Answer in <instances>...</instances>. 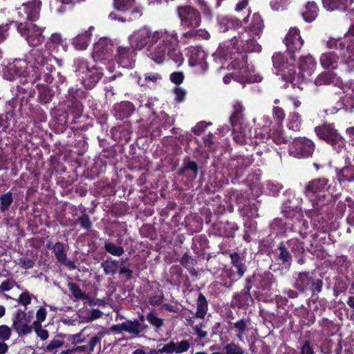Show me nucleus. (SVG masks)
<instances>
[{"label":"nucleus","mask_w":354,"mask_h":354,"mask_svg":"<svg viewBox=\"0 0 354 354\" xmlns=\"http://www.w3.org/2000/svg\"><path fill=\"white\" fill-rule=\"evenodd\" d=\"M297 315L300 318V324L310 327L315 324L316 320L315 315L313 312L308 309V308L301 306L296 309Z\"/></svg>","instance_id":"38"},{"label":"nucleus","mask_w":354,"mask_h":354,"mask_svg":"<svg viewBox=\"0 0 354 354\" xmlns=\"http://www.w3.org/2000/svg\"><path fill=\"white\" fill-rule=\"evenodd\" d=\"M37 88L39 102L44 104H49L55 96V91L49 86L43 84H37Z\"/></svg>","instance_id":"42"},{"label":"nucleus","mask_w":354,"mask_h":354,"mask_svg":"<svg viewBox=\"0 0 354 354\" xmlns=\"http://www.w3.org/2000/svg\"><path fill=\"white\" fill-rule=\"evenodd\" d=\"M318 14V7L315 2H308L301 12L305 21L310 23L315 19Z\"/></svg>","instance_id":"48"},{"label":"nucleus","mask_w":354,"mask_h":354,"mask_svg":"<svg viewBox=\"0 0 354 354\" xmlns=\"http://www.w3.org/2000/svg\"><path fill=\"white\" fill-rule=\"evenodd\" d=\"M104 248L106 252L116 257H120L124 252V248L122 246L116 245L109 241H105Z\"/></svg>","instance_id":"61"},{"label":"nucleus","mask_w":354,"mask_h":354,"mask_svg":"<svg viewBox=\"0 0 354 354\" xmlns=\"http://www.w3.org/2000/svg\"><path fill=\"white\" fill-rule=\"evenodd\" d=\"M315 149V143L306 137H298L293 139L288 147L291 156L297 158H308L312 157Z\"/></svg>","instance_id":"9"},{"label":"nucleus","mask_w":354,"mask_h":354,"mask_svg":"<svg viewBox=\"0 0 354 354\" xmlns=\"http://www.w3.org/2000/svg\"><path fill=\"white\" fill-rule=\"evenodd\" d=\"M231 264L235 269V271L231 270L229 277L232 279H239L243 277L246 270L247 266L245 265V258L241 257V255L236 252L230 254Z\"/></svg>","instance_id":"21"},{"label":"nucleus","mask_w":354,"mask_h":354,"mask_svg":"<svg viewBox=\"0 0 354 354\" xmlns=\"http://www.w3.org/2000/svg\"><path fill=\"white\" fill-rule=\"evenodd\" d=\"M201 12L191 5H181L176 8V12L180 19V26L190 30L199 28L202 23V15L205 19L212 20L213 12L211 8L203 0L199 1Z\"/></svg>","instance_id":"4"},{"label":"nucleus","mask_w":354,"mask_h":354,"mask_svg":"<svg viewBox=\"0 0 354 354\" xmlns=\"http://www.w3.org/2000/svg\"><path fill=\"white\" fill-rule=\"evenodd\" d=\"M264 28L263 21L259 13L252 15V21L248 27L242 32H247L252 37H260Z\"/></svg>","instance_id":"29"},{"label":"nucleus","mask_w":354,"mask_h":354,"mask_svg":"<svg viewBox=\"0 0 354 354\" xmlns=\"http://www.w3.org/2000/svg\"><path fill=\"white\" fill-rule=\"evenodd\" d=\"M283 43L286 47L290 59L295 62L296 59L295 54L300 52L304 44L299 28L297 27L290 28L286 35Z\"/></svg>","instance_id":"12"},{"label":"nucleus","mask_w":354,"mask_h":354,"mask_svg":"<svg viewBox=\"0 0 354 354\" xmlns=\"http://www.w3.org/2000/svg\"><path fill=\"white\" fill-rule=\"evenodd\" d=\"M321 327V333L325 336H333L339 330V326L328 318L323 317L318 321Z\"/></svg>","instance_id":"40"},{"label":"nucleus","mask_w":354,"mask_h":354,"mask_svg":"<svg viewBox=\"0 0 354 354\" xmlns=\"http://www.w3.org/2000/svg\"><path fill=\"white\" fill-rule=\"evenodd\" d=\"M227 196L230 202H234L238 207L242 206L249 201V198L239 190H230L228 192Z\"/></svg>","instance_id":"51"},{"label":"nucleus","mask_w":354,"mask_h":354,"mask_svg":"<svg viewBox=\"0 0 354 354\" xmlns=\"http://www.w3.org/2000/svg\"><path fill=\"white\" fill-rule=\"evenodd\" d=\"M244 110L245 108L241 102H236L233 104V112L230 115V121L234 130L240 129L241 126L243 125Z\"/></svg>","instance_id":"32"},{"label":"nucleus","mask_w":354,"mask_h":354,"mask_svg":"<svg viewBox=\"0 0 354 354\" xmlns=\"http://www.w3.org/2000/svg\"><path fill=\"white\" fill-rule=\"evenodd\" d=\"M82 214L74 221V225H79L82 229L90 231L93 227V223L86 209L83 207L80 209Z\"/></svg>","instance_id":"49"},{"label":"nucleus","mask_w":354,"mask_h":354,"mask_svg":"<svg viewBox=\"0 0 354 354\" xmlns=\"http://www.w3.org/2000/svg\"><path fill=\"white\" fill-rule=\"evenodd\" d=\"M242 22L240 19L233 17H224L219 20V30L225 32L230 30H236L241 28Z\"/></svg>","instance_id":"39"},{"label":"nucleus","mask_w":354,"mask_h":354,"mask_svg":"<svg viewBox=\"0 0 354 354\" xmlns=\"http://www.w3.org/2000/svg\"><path fill=\"white\" fill-rule=\"evenodd\" d=\"M276 260L285 268L289 269L292 262V255L286 241H281L276 249Z\"/></svg>","instance_id":"24"},{"label":"nucleus","mask_w":354,"mask_h":354,"mask_svg":"<svg viewBox=\"0 0 354 354\" xmlns=\"http://www.w3.org/2000/svg\"><path fill=\"white\" fill-rule=\"evenodd\" d=\"M287 247L289 248L294 256L304 254L306 252L305 243L297 238H292L286 241Z\"/></svg>","instance_id":"45"},{"label":"nucleus","mask_w":354,"mask_h":354,"mask_svg":"<svg viewBox=\"0 0 354 354\" xmlns=\"http://www.w3.org/2000/svg\"><path fill=\"white\" fill-rule=\"evenodd\" d=\"M175 120L169 116L165 111H160L158 115H156L153 120L149 124V130L151 131L152 138H157L161 136V129H169L174 124Z\"/></svg>","instance_id":"14"},{"label":"nucleus","mask_w":354,"mask_h":354,"mask_svg":"<svg viewBox=\"0 0 354 354\" xmlns=\"http://www.w3.org/2000/svg\"><path fill=\"white\" fill-rule=\"evenodd\" d=\"M53 252L55 254V259L59 263L66 266L70 269L75 268L74 262L67 258L66 252L64 250L63 243L59 241L56 242L53 245Z\"/></svg>","instance_id":"30"},{"label":"nucleus","mask_w":354,"mask_h":354,"mask_svg":"<svg viewBox=\"0 0 354 354\" xmlns=\"http://www.w3.org/2000/svg\"><path fill=\"white\" fill-rule=\"evenodd\" d=\"M248 279L250 281L251 288L254 286L262 290H270L274 282V275L270 272H266L263 274H253L245 279V280Z\"/></svg>","instance_id":"19"},{"label":"nucleus","mask_w":354,"mask_h":354,"mask_svg":"<svg viewBox=\"0 0 354 354\" xmlns=\"http://www.w3.org/2000/svg\"><path fill=\"white\" fill-rule=\"evenodd\" d=\"M301 127V117L297 112L290 113L287 123V127L294 131H299Z\"/></svg>","instance_id":"52"},{"label":"nucleus","mask_w":354,"mask_h":354,"mask_svg":"<svg viewBox=\"0 0 354 354\" xmlns=\"http://www.w3.org/2000/svg\"><path fill=\"white\" fill-rule=\"evenodd\" d=\"M335 81V74L329 72H323L316 77L315 84L317 86L329 85L333 84Z\"/></svg>","instance_id":"54"},{"label":"nucleus","mask_w":354,"mask_h":354,"mask_svg":"<svg viewBox=\"0 0 354 354\" xmlns=\"http://www.w3.org/2000/svg\"><path fill=\"white\" fill-rule=\"evenodd\" d=\"M136 50L131 46H118L115 49L114 59L118 64L124 68H132L136 62Z\"/></svg>","instance_id":"13"},{"label":"nucleus","mask_w":354,"mask_h":354,"mask_svg":"<svg viewBox=\"0 0 354 354\" xmlns=\"http://www.w3.org/2000/svg\"><path fill=\"white\" fill-rule=\"evenodd\" d=\"M13 201V195L11 192L1 194L0 196V212L4 213L8 211Z\"/></svg>","instance_id":"57"},{"label":"nucleus","mask_w":354,"mask_h":354,"mask_svg":"<svg viewBox=\"0 0 354 354\" xmlns=\"http://www.w3.org/2000/svg\"><path fill=\"white\" fill-rule=\"evenodd\" d=\"M208 310V303L205 295L200 292L196 300V311L194 317L204 319Z\"/></svg>","instance_id":"47"},{"label":"nucleus","mask_w":354,"mask_h":354,"mask_svg":"<svg viewBox=\"0 0 354 354\" xmlns=\"http://www.w3.org/2000/svg\"><path fill=\"white\" fill-rule=\"evenodd\" d=\"M87 92L77 86H71L68 91V100H80L87 97Z\"/></svg>","instance_id":"55"},{"label":"nucleus","mask_w":354,"mask_h":354,"mask_svg":"<svg viewBox=\"0 0 354 354\" xmlns=\"http://www.w3.org/2000/svg\"><path fill=\"white\" fill-rule=\"evenodd\" d=\"M316 136L329 145L333 150L341 153L346 149V140L336 129L334 123L324 122L315 127Z\"/></svg>","instance_id":"5"},{"label":"nucleus","mask_w":354,"mask_h":354,"mask_svg":"<svg viewBox=\"0 0 354 354\" xmlns=\"http://www.w3.org/2000/svg\"><path fill=\"white\" fill-rule=\"evenodd\" d=\"M26 66L27 63L25 60L15 59L3 69V78L9 81L20 79V82L27 83Z\"/></svg>","instance_id":"10"},{"label":"nucleus","mask_w":354,"mask_h":354,"mask_svg":"<svg viewBox=\"0 0 354 354\" xmlns=\"http://www.w3.org/2000/svg\"><path fill=\"white\" fill-rule=\"evenodd\" d=\"M272 59L274 67L278 69L279 71L281 68L285 67L286 64H288L287 62V58L283 53L280 52L274 53Z\"/></svg>","instance_id":"63"},{"label":"nucleus","mask_w":354,"mask_h":354,"mask_svg":"<svg viewBox=\"0 0 354 354\" xmlns=\"http://www.w3.org/2000/svg\"><path fill=\"white\" fill-rule=\"evenodd\" d=\"M252 156H236L232 157L224 165V174H227L231 178V182L235 184L238 180L244 175V172L252 163Z\"/></svg>","instance_id":"7"},{"label":"nucleus","mask_w":354,"mask_h":354,"mask_svg":"<svg viewBox=\"0 0 354 354\" xmlns=\"http://www.w3.org/2000/svg\"><path fill=\"white\" fill-rule=\"evenodd\" d=\"M345 202L349 209L348 214L346 217V222L351 226H354V196H347L345 198Z\"/></svg>","instance_id":"64"},{"label":"nucleus","mask_w":354,"mask_h":354,"mask_svg":"<svg viewBox=\"0 0 354 354\" xmlns=\"http://www.w3.org/2000/svg\"><path fill=\"white\" fill-rule=\"evenodd\" d=\"M28 59L33 73L32 79L28 77L30 80H28V82L30 81L33 83L37 80H43L47 84L54 83L58 90L59 85L66 82V77L56 70L52 64V58L46 55L45 52L39 49H32L30 51Z\"/></svg>","instance_id":"3"},{"label":"nucleus","mask_w":354,"mask_h":354,"mask_svg":"<svg viewBox=\"0 0 354 354\" xmlns=\"http://www.w3.org/2000/svg\"><path fill=\"white\" fill-rule=\"evenodd\" d=\"M200 167L196 162L191 160L189 156H185L183 158V166L178 169V174L185 175L189 172H191V176L192 178H196L198 176Z\"/></svg>","instance_id":"37"},{"label":"nucleus","mask_w":354,"mask_h":354,"mask_svg":"<svg viewBox=\"0 0 354 354\" xmlns=\"http://www.w3.org/2000/svg\"><path fill=\"white\" fill-rule=\"evenodd\" d=\"M288 232L297 233L302 239H306L310 232L308 221L304 218L295 219L288 221Z\"/></svg>","instance_id":"25"},{"label":"nucleus","mask_w":354,"mask_h":354,"mask_svg":"<svg viewBox=\"0 0 354 354\" xmlns=\"http://www.w3.org/2000/svg\"><path fill=\"white\" fill-rule=\"evenodd\" d=\"M317 66L315 59L311 55L301 56L299 61V68L303 76H310Z\"/></svg>","instance_id":"35"},{"label":"nucleus","mask_w":354,"mask_h":354,"mask_svg":"<svg viewBox=\"0 0 354 354\" xmlns=\"http://www.w3.org/2000/svg\"><path fill=\"white\" fill-rule=\"evenodd\" d=\"M331 187L332 185L326 178L313 179L305 186V195L311 201L313 207L311 225L317 231L326 230L328 219L333 216L332 212H329L333 206L329 202L333 198V195L330 192Z\"/></svg>","instance_id":"2"},{"label":"nucleus","mask_w":354,"mask_h":354,"mask_svg":"<svg viewBox=\"0 0 354 354\" xmlns=\"http://www.w3.org/2000/svg\"><path fill=\"white\" fill-rule=\"evenodd\" d=\"M129 40L136 51L147 47L148 57L157 64L163 63L167 57L178 65L183 62L175 30L160 29L152 32L148 27L143 26L131 35Z\"/></svg>","instance_id":"1"},{"label":"nucleus","mask_w":354,"mask_h":354,"mask_svg":"<svg viewBox=\"0 0 354 354\" xmlns=\"http://www.w3.org/2000/svg\"><path fill=\"white\" fill-rule=\"evenodd\" d=\"M122 327L124 328V331L132 333L134 335H138L142 332L141 324L138 320L131 321L127 320L123 322Z\"/></svg>","instance_id":"56"},{"label":"nucleus","mask_w":354,"mask_h":354,"mask_svg":"<svg viewBox=\"0 0 354 354\" xmlns=\"http://www.w3.org/2000/svg\"><path fill=\"white\" fill-rule=\"evenodd\" d=\"M279 72L281 73L282 78L284 81L295 84L294 81L295 79L296 70L294 64H286Z\"/></svg>","instance_id":"53"},{"label":"nucleus","mask_w":354,"mask_h":354,"mask_svg":"<svg viewBox=\"0 0 354 354\" xmlns=\"http://www.w3.org/2000/svg\"><path fill=\"white\" fill-rule=\"evenodd\" d=\"M322 66L328 70H334L338 67L339 55L335 51L322 53L319 58Z\"/></svg>","instance_id":"33"},{"label":"nucleus","mask_w":354,"mask_h":354,"mask_svg":"<svg viewBox=\"0 0 354 354\" xmlns=\"http://www.w3.org/2000/svg\"><path fill=\"white\" fill-rule=\"evenodd\" d=\"M228 68L235 71L236 82L243 84L258 82L261 80L259 75L253 74L248 63V55L240 53L229 64Z\"/></svg>","instance_id":"6"},{"label":"nucleus","mask_w":354,"mask_h":354,"mask_svg":"<svg viewBox=\"0 0 354 354\" xmlns=\"http://www.w3.org/2000/svg\"><path fill=\"white\" fill-rule=\"evenodd\" d=\"M313 274V272L309 271H301L296 273L294 277L293 288L301 293L306 292L307 287Z\"/></svg>","instance_id":"26"},{"label":"nucleus","mask_w":354,"mask_h":354,"mask_svg":"<svg viewBox=\"0 0 354 354\" xmlns=\"http://www.w3.org/2000/svg\"><path fill=\"white\" fill-rule=\"evenodd\" d=\"M10 24H14L16 26L18 32L30 46H38L44 41V29L36 24L26 21L24 22L11 21Z\"/></svg>","instance_id":"8"},{"label":"nucleus","mask_w":354,"mask_h":354,"mask_svg":"<svg viewBox=\"0 0 354 354\" xmlns=\"http://www.w3.org/2000/svg\"><path fill=\"white\" fill-rule=\"evenodd\" d=\"M113 50V44L104 38H101L93 46V56L94 58L103 60L108 59Z\"/></svg>","instance_id":"22"},{"label":"nucleus","mask_w":354,"mask_h":354,"mask_svg":"<svg viewBox=\"0 0 354 354\" xmlns=\"http://www.w3.org/2000/svg\"><path fill=\"white\" fill-rule=\"evenodd\" d=\"M105 274L113 275L117 272L118 261L115 260L104 261L101 263Z\"/></svg>","instance_id":"62"},{"label":"nucleus","mask_w":354,"mask_h":354,"mask_svg":"<svg viewBox=\"0 0 354 354\" xmlns=\"http://www.w3.org/2000/svg\"><path fill=\"white\" fill-rule=\"evenodd\" d=\"M333 199H334V198L332 199V201L330 202H329L330 203H331L333 205L332 207L330 208L329 212H332V214H333V216L332 218L328 219V226H329V221H333V218H334V221L337 222L338 219H340L343 217L344 214L346 211V205H347L345 203V201L344 202L339 201L337 203V204L336 205L335 212H333V206H334V204H333L334 200ZM328 227H327L326 230H324L323 232H325L328 230Z\"/></svg>","instance_id":"50"},{"label":"nucleus","mask_w":354,"mask_h":354,"mask_svg":"<svg viewBox=\"0 0 354 354\" xmlns=\"http://www.w3.org/2000/svg\"><path fill=\"white\" fill-rule=\"evenodd\" d=\"M238 229L239 227L236 223L230 221H221L213 225L215 234L226 238H233L235 235V232Z\"/></svg>","instance_id":"23"},{"label":"nucleus","mask_w":354,"mask_h":354,"mask_svg":"<svg viewBox=\"0 0 354 354\" xmlns=\"http://www.w3.org/2000/svg\"><path fill=\"white\" fill-rule=\"evenodd\" d=\"M64 113L60 117H63L59 120L64 123H76V120L79 119L83 113L84 106L79 100H67L64 103Z\"/></svg>","instance_id":"15"},{"label":"nucleus","mask_w":354,"mask_h":354,"mask_svg":"<svg viewBox=\"0 0 354 354\" xmlns=\"http://www.w3.org/2000/svg\"><path fill=\"white\" fill-rule=\"evenodd\" d=\"M16 101H9L5 106V111L0 113V131L11 130L16 122Z\"/></svg>","instance_id":"17"},{"label":"nucleus","mask_w":354,"mask_h":354,"mask_svg":"<svg viewBox=\"0 0 354 354\" xmlns=\"http://www.w3.org/2000/svg\"><path fill=\"white\" fill-rule=\"evenodd\" d=\"M91 28H93V27L89 28L88 30L78 34L73 39L72 45L76 50H82L86 49L92 35L90 31Z\"/></svg>","instance_id":"41"},{"label":"nucleus","mask_w":354,"mask_h":354,"mask_svg":"<svg viewBox=\"0 0 354 354\" xmlns=\"http://www.w3.org/2000/svg\"><path fill=\"white\" fill-rule=\"evenodd\" d=\"M288 221H284L283 218H274L272 223H270V228L272 230H274L277 232V233H287L288 230Z\"/></svg>","instance_id":"59"},{"label":"nucleus","mask_w":354,"mask_h":354,"mask_svg":"<svg viewBox=\"0 0 354 354\" xmlns=\"http://www.w3.org/2000/svg\"><path fill=\"white\" fill-rule=\"evenodd\" d=\"M42 3L41 0H32L26 3H24L18 10V14L21 17H24L22 11L26 15L24 18L28 21V22L37 21L40 17V11Z\"/></svg>","instance_id":"16"},{"label":"nucleus","mask_w":354,"mask_h":354,"mask_svg":"<svg viewBox=\"0 0 354 354\" xmlns=\"http://www.w3.org/2000/svg\"><path fill=\"white\" fill-rule=\"evenodd\" d=\"M131 133L132 131L129 124L114 127L111 130L113 139L118 142L122 141L128 142L131 140Z\"/></svg>","instance_id":"34"},{"label":"nucleus","mask_w":354,"mask_h":354,"mask_svg":"<svg viewBox=\"0 0 354 354\" xmlns=\"http://www.w3.org/2000/svg\"><path fill=\"white\" fill-rule=\"evenodd\" d=\"M68 288L75 299L82 300H86L89 299V296L82 292L78 284L73 282H69L68 283Z\"/></svg>","instance_id":"58"},{"label":"nucleus","mask_w":354,"mask_h":354,"mask_svg":"<svg viewBox=\"0 0 354 354\" xmlns=\"http://www.w3.org/2000/svg\"><path fill=\"white\" fill-rule=\"evenodd\" d=\"M251 283L250 279L245 280L244 288L237 293L233 295V306L239 308L248 307L254 304V299L250 294Z\"/></svg>","instance_id":"18"},{"label":"nucleus","mask_w":354,"mask_h":354,"mask_svg":"<svg viewBox=\"0 0 354 354\" xmlns=\"http://www.w3.org/2000/svg\"><path fill=\"white\" fill-rule=\"evenodd\" d=\"M135 110L134 105L129 101H122L114 104L113 113L118 120H123L131 115Z\"/></svg>","instance_id":"27"},{"label":"nucleus","mask_w":354,"mask_h":354,"mask_svg":"<svg viewBox=\"0 0 354 354\" xmlns=\"http://www.w3.org/2000/svg\"><path fill=\"white\" fill-rule=\"evenodd\" d=\"M189 63L191 66L200 64L205 57V52L200 46L192 47L189 49Z\"/></svg>","instance_id":"46"},{"label":"nucleus","mask_w":354,"mask_h":354,"mask_svg":"<svg viewBox=\"0 0 354 354\" xmlns=\"http://www.w3.org/2000/svg\"><path fill=\"white\" fill-rule=\"evenodd\" d=\"M281 213L288 221L301 218L304 216L301 208L298 205H292L289 200L283 203Z\"/></svg>","instance_id":"28"},{"label":"nucleus","mask_w":354,"mask_h":354,"mask_svg":"<svg viewBox=\"0 0 354 354\" xmlns=\"http://www.w3.org/2000/svg\"><path fill=\"white\" fill-rule=\"evenodd\" d=\"M232 41L237 48L236 57H239L240 53L247 55L248 53H259L261 50V46L257 41L256 37H252L247 32H239V36L234 37Z\"/></svg>","instance_id":"11"},{"label":"nucleus","mask_w":354,"mask_h":354,"mask_svg":"<svg viewBox=\"0 0 354 354\" xmlns=\"http://www.w3.org/2000/svg\"><path fill=\"white\" fill-rule=\"evenodd\" d=\"M241 131L243 133L245 140H248V141L250 140V141L253 142L245 143V145H248L255 147L261 143L266 142V140L270 137L269 132L270 131V129L268 131L267 129H264L266 133H263L261 132H257L256 129H252L247 126L243 127V125H241Z\"/></svg>","instance_id":"20"},{"label":"nucleus","mask_w":354,"mask_h":354,"mask_svg":"<svg viewBox=\"0 0 354 354\" xmlns=\"http://www.w3.org/2000/svg\"><path fill=\"white\" fill-rule=\"evenodd\" d=\"M210 37V33L206 29L192 28L183 33L181 38L187 43L190 40H208Z\"/></svg>","instance_id":"31"},{"label":"nucleus","mask_w":354,"mask_h":354,"mask_svg":"<svg viewBox=\"0 0 354 354\" xmlns=\"http://www.w3.org/2000/svg\"><path fill=\"white\" fill-rule=\"evenodd\" d=\"M307 250L310 252L313 256L317 259L323 260L326 258L327 253L324 248L321 244L311 243L309 248H307Z\"/></svg>","instance_id":"60"},{"label":"nucleus","mask_w":354,"mask_h":354,"mask_svg":"<svg viewBox=\"0 0 354 354\" xmlns=\"http://www.w3.org/2000/svg\"><path fill=\"white\" fill-rule=\"evenodd\" d=\"M103 73L98 68H91L82 76V83L85 87L93 88L99 80L102 77Z\"/></svg>","instance_id":"36"},{"label":"nucleus","mask_w":354,"mask_h":354,"mask_svg":"<svg viewBox=\"0 0 354 354\" xmlns=\"http://www.w3.org/2000/svg\"><path fill=\"white\" fill-rule=\"evenodd\" d=\"M324 282L322 277H317L315 274L313 275L309 285L307 287V292L311 293V299L317 300L319 298L318 295L323 290Z\"/></svg>","instance_id":"43"},{"label":"nucleus","mask_w":354,"mask_h":354,"mask_svg":"<svg viewBox=\"0 0 354 354\" xmlns=\"http://www.w3.org/2000/svg\"><path fill=\"white\" fill-rule=\"evenodd\" d=\"M337 178L340 183L354 181V166L347 165L337 171Z\"/></svg>","instance_id":"44"}]
</instances>
